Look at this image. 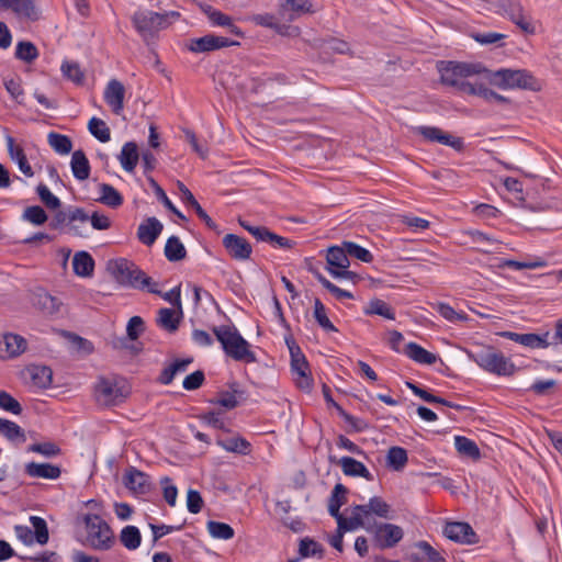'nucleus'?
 I'll return each mask as SVG.
<instances>
[{"mask_svg": "<svg viewBox=\"0 0 562 562\" xmlns=\"http://www.w3.org/2000/svg\"><path fill=\"white\" fill-rule=\"evenodd\" d=\"M212 331L228 358L245 363L258 361L255 352L250 350V344L241 336L235 325L214 326Z\"/></svg>", "mask_w": 562, "mask_h": 562, "instance_id": "nucleus-1", "label": "nucleus"}, {"mask_svg": "<svg viewBox=\"0 0 562 562\" xmlns=\"http://www.w3.org/2000/svg\"><path fill=\"white\" fill-rule=\"evenodd\" d=\"M467 355L481 369L498 376H512L517 370L515 363L493 346H480L467 350Z\"/></svg>", "mask_w": 562, "mask_h": 562, "instance_id": "nucleus-2", "label": "nucleus"}, {"mask_svg": "<svg viewBox=\"0 0 562 562\" xmlns=\"http://www.w3.org/2000/svg\"><path fill=\"white\" fill-rule=\"evenodd\" d=\"M437 70L443 85L454 87L463 92V86L470 83L465 78L488 72L481 63H467L457 60H439Z\"/></svg>", "mask_w": 562, "mask_h": 562, "instance_id": "nucleus-3", "label": "nucleus"}, {"mask_svg": "<svg viewBox=\"0 0 562 562\" xmlns=\"http://www.w3.org/2000/svg\"><path fill=\"white\" fill-rule=\"evenodd\" d=\"M81 520L86 529L85 544L93 550L108 551L116 542L112 527L99 514H85Z\"/></svg>", "mask_w": 562, "mask_h": 562, "instance_id": "nucleus-4", "label": "nucleus"}, {"mask_svg": "<svg viewBox=\"0 0 562 562\" xmlns=\"http://www.w3.org/2000/svg\"><path fill=\"white\" fill-rule=\"evenodd\" d=\"M132 24L144 42L156 38L160 30L168 26V14L150 10H137L131 18Z\"/></svg>", "mask_w": 562, "mask_h": 562, "instance_id": "nucleus-5", "label": "nucleus"}, {"mask_svg": "<svg viewBox=\"0 0 562 562\" xmlns=\"http://www.w3.org/2000/svg\"><path fill=\"white\" fill-rule=\"evenodd\" d=\"M112 272L120 284L134 289L148 290L153 283L150 277L133 261L125 258H120L114 261Z\"/></svg>", "mask_w": 562, "mask_h": 562, "instance_id": "nucleus-6", "label": "nucleus"}, {"mask_svg": "<svg viewBox=\"0 0 562 562\" xmlns=\"http://www.w3.org/2000/svg\"><path fill=\"white\" fill-rule=\"evenodd\" d=\"M487 74L490 82L501 89H533L535 78L526 69L502 68Z\"/></svg>", "mask_w": 562, "mask_h": 562, "instance_id": "nucleus-7", "label": "nucleus"}, {"mask_svg": "<svg viewBox=\"0 0 562 562\" xmlns=\"http://www.w3.org/2000/svg\"><path fill=\"white\" fill-rule=\"evenodd\" d=\"M367 530L372 535V546L379 550L396 547L404 537L403 528L391 522H379Z\"/></svg>", "mask_w": 562, "mask_h": 562, "instance_id": "nucleus-8", "label": "nucleus"}, {"mask_svg": "<svg viewBox=\"0 0 562 562\" xmlns=\"http://www.w3.org/2000/svg\"><path fill=\"white\" fill-rule=\"evenodd\" d=\"M291 357V370L300 378L297 386L305 391H311L313 386V378L310 372V364L300 346L292 338L285 339Z\"/></svg>", "mask_w": 562, "mask_h": 562, "instance_id": "nucleus-9", "label": "nucleus"}, {"mask_svg": "<svg viewBox=\"0 0 562 562\" xmlns=\"http://www.w3.org/2000/svg\"><path fill=\"white\" fill-rule=\"evenodd\" d=\"M30 522L32 528L23 525H16L14 527L18 539L27 546L32 544L34 541L42 546L46 544L49 539L46 520L38 516H31Z\"/></svg>", "mask_w": 562, "mask_h": 562, "instance_id": "nucleus-10", "label": "nucleus"}, {"mask_svg": "<svg viewBox=\"0 0 562 562\" xmlns=\"http://www.w3.org/2000/svg\"><path fill=\"white\" fill-rule=\"evenodd\" d=\"M239 45L240 43L237 41L209 33L202 37L190 38L186 44V47L191 53L202 54Z\"/></svg>", "mask_w": 562, "mask_h": 562, "instance_id": "nucleus-11", "label": "nucleus"}, {"mask_svg": "<svg viewBox=\"0 0 562 562\" xmlns=\"http://www.w3.org/2000/svg\"><path fill=\"white\" fill-rule=\"evenodd\" d=\"M312 7L310 0H279L278 16L289 24L304 14L312 13Z\"/></svg>", "mask_w": 562, "mask_h": 562, "instance_id": "nucleus-12", "label": "nucleus"}, {"mask_svg": "<svg viewBox=\"0 0 562 562\" xmlns=\"http://www.w3.org/2000/svg\"><path fill=\"white\" fill-rule=\"evenodd\" d=\"M503 338L509 339L517 344L531 349H544L553 346L554 342L550 341L551 334L546 331L543 334L526 333L520 334L516 331H502L499 334Z\"/></svg>", "mask_w": 562, "mask_h": 562, "instance_id": "nucleus-13", "label": "nucleus"}, {"mask_svg": "<svg viewBox=\"0 0 562 562\" xmlns=\"http://www.w3.org/2000/svg\"><path fill=\"white\" fill-rule=\"evenodd\" d=\"M95 394L98 401L106 406H116L126 397L123 387L104 378L97 384Z\"/></svg>", "mask_w": 562, "mask_h": 562, "instance_id": "nucleus-14", "label": "nucleus"}, {"mask_svg": "<svg viewBox=\"0 0 562 562\" xmlns=\"http://www.w3.org/2000/svg\"><path fill=\"white\" fill-rule=\"evenodd\" d=\"M443 535L459 543L475 544L479 542V537L470 524L464 521H450L443 528Z\"/></svg>", "mask_w": 562, "mask_h": 562, "instance_id": "nucleus-15", "label": "nucleus"}, {"mask_svg": "<svg viewBox=\"0 0 562 562\" xmlns=\"http://www.w3.org/2000/svg\"><path fill=\"white\" fill-rule=\"evenodd\" d=\"M222 244L232 259L245 261L250 259L252 254L251 245L248 240L236 234H226Z\"/></svg>", "mask_w": 562, "mask_h": 562, "instance_id": "nucleus-16", "label": "nucleus"}, {"mask_svg": "<svg viewBox=\"0 0 562 562\" xmlns=\"http://www.w3.org/2000/svg\"><path fill=\"white\" fill-rule=\"evenodd\" d=\"M32 304L46 315L57 314L63 305L61 301L47 292L44 288H35L31 295Z\"/></svg>", "mask_w": 562, "mask_h": 562, "instance_id": "nucleus-17", "label": "nucleus"}, {"mask_svg": "<svg viewBox=\"0 0 562 562\" xmlns=\"http://www.w3.org/2000/svg\"><path fill=\"white\" fill-rule=\"evenodd\" d=\"M417 133L422 135L426 140L450 146L454 149H460L463 145L461 138L453 137L452 135L445 133L441 128L436 126H418Z\"/></svg>", "mask_w": 562, "mask_h": 562, "instance_id": "nucleus-18", "label": "nucleus"}, {"mask_svg": "<svg viewBox=\"0 0 562 562\" xmlns=\"http://www.w3.org/2000/svg\"><path fill=\"white\" fill-rule=\"evenodd\" d=\"M124 97L125 88L123 83L116 79H111L104 89L103 98L113 113L120 114L123 111Z\"/></svg>", "mask_w": 562, "mask_h": 562, "instance_id": "nucleus-19", "label": "nucleus"}, {"mask_svg": "<svg viewBox=\"0 0 562 562\" xmlns=\"http://www.w3.org/2000/svg\"><path fill=\"white\" fill-rule=\"evenodd\" d=\"M162 229L164 226L158 218L154 216L147 217L137 228V238L142 244L151 246L157 240Z\"/></svg>", "mask_w": 562, "mask_h": 562, "instance_id": "nucleus-20", "label": "nucleus"}, {"mask_svg": "<svg viewBox=\"0 0 562 562\" xmlns=\"http://www.w3.org/2000/svg\"><path fill=\"white\" fill-rule=\"evenodd\" d=\"M505 16L517 25L522 32L527 34H535L536 29L530 22V18L525 14L524 8L520 2H512L505 9Z\"/></svg>", "mask_w": 562, "mask_h": 562, "instance_id": "nucleus-21", "label": "nucleus"}, {"mask_svg": "<svg viewBox=\"0 0 562 562\" xmlns=\"http://www.w3.org/2000/svg\"><path fill=\"white\" fill-rule=\"evenodd\" d=\"M72 220H79V223L86 224L90 222L91 226L95 231H106L111 228L112 221L109 216L98 211H93L91 214L88 213L83 207L77 210L72 215Z\"/></svg>", "mask_w": 562, "mask_h": 562, "instance_id": "nucleus-22", "label": "nucleus"}, {"mask_svg": "<svg viewBox=\"0 0 562 562\" xmlns=\"http://www.w3.org/2000/svg\"><path fill=\"white\" fill-rule=\"evenodd\" d=\"M124 484L138 494H145L150 490L149 475L133 467L125 472Z\"/></svg>", "mask_w": 562, "mask_h": 562, "instance_id": "nucleus-23", "label": "nucleus"}, {"mask_svg": "<svg viewBox=\"0 0 562 562\" xmlns=\"http://www.w3.org/2000/svg\"><path fill=\"white\" fill-rule=\"evenodd\" d=\"M27 341L18 334L8 333L0 338V352L5 351V358H15L23 353L26 349ZM4 358V356H2Z\"/></svg>", "mask_w": 562, "mask_h": 562, "instance_id": "nucleus-24", "label": "nucleus"}, {"mask_svg": "<svg viewBox=\"0 0 562 562\" xmlns=\"http://www.w3.org/2000/svg\"><path fill=\"white\" fill-rule=\"evenodd\" d=\"M256 25L270 29L277 34L285 36L290 34L291 26L272 13L254 14L250 18Z\"/></svg>", "mask_w": 562, "mask_h": 562, "instance_id": "nucleus-25", "label": "nucleus"}, {"mask_svg": "<svg viewBox=\"0 0 562 562\" xmlns=\"http://www.w3.org/2000/svg\"><path fill=\"white\" fill-rule=\"evenodd\" d=\"M192 362V357L175 359L169 366L161 370L157 382L162 385L171 384L176 375L186 372Z\"/></svg>", "mask_w": 562, "mask_h": 562, "instance_id": "nucleus-26", "label": "nucleus"}, {"mask_svg": "<svg viewBox=\"0 0 562 562\" xmlns=\"http://www.w3.org/2000/svg\"><path fill=\"white\" fill-rule=\"evenodd\" d=\"M8 153L12 161H14L24 176H34L31 165L25 156L23 148L15 143V139L8 135L5 137Z\"/></svg>", "mask_w": 562, "mask_h": 562, "instance_id": "nucleus-27", "label": "nucleus"}, {"mask_svg": "<svg viewBox=\"0 0 562 562\" xmlns=\"http://www.w3.org/2000/svg\"><path fill=\"white\" fill-rule=\"evenodd\" d=\"M24 472L30 477L57 480L61 474V469L55 464L36 463L32 461L25 464Z\"/></svg>", "mask_w": 562, "mask_h": 562, "instance_id": "nucleus-28", "label": "nucleus"}, {"mask_svg": "<svg viewBox=\"0 0 562 562\" xmlns=\"http://www.w3.org/2000/svg\"><path fill=\"white\" fill-rule=\"evenodd\" d=\"M183 312L178 310L177 312L172 308L162 307L158 311L156 318L157 325L168 333H175L178 330Z\"/></svg>", "mask_w": 562, "mask_h": 562, "instance_id": "nucleus-29", "label": "nucleus"}, {"mask_svg": "<svg viewBox=\"0 0 562 562\" xmlns=\"http://www.w3.org/2000/svg\"><path fill=\"white\" fill-rule=\"evenodd\" d=\"M326 261H327L326 269L328 271H329V269L341 270L344 268H349V266H350L349 256L346 251V246L344 245V241L339 246H330L327 249Z\"/></svg>", "mask_w": 562, "mask_h": 562, "instance_id": "nucleus-30", "label": "nucleus"}, {"mask_svg": "<svg viewBox=\"0 0 562 562\" xmlns=\"http://www.w3.org/2000/svg\"><path fill=\"white\" fill-rule=\"evenodd\" d=\"M216 443L224 450L240 456H248L251 452V443L239 435L225 439L218 438Z\"/></svg>", "mask_w": 562, "mask_h": 562, "instance_id": "nucleus-31", "label": "nucleus"}, {"mask_svg": "<svg viewBox=\"0 0 562 562\" xmlns=\"http://www.w3.org/2000/svg\"><path fill=\"white\" fill-rule=\"evenodd\" d=\"M338 463L340 464L344 474L347 476H360L367 481L373 480V475L370 473L367 467L362 462L351 457H342Z\"/></svg>", "mask_w": 562, "mask_h": 562, "instance_id": "nucleus-32", "label": "nucleus"}, {"mask_svg": "<svg viewBox=\"0 0 562 562\" xmlns=\"http://www.w3.org/2000/svg\"><path fill=\"white\" fill-rule=\"evenodd\" d=\"M72 269L79 277H91L94 271V259L88 251H78L72 258Z\"/></svg>", "mask_w": 562, "mask_h": 562, "instance_id": "nucleus-33", "label": "nucleus"}, {"mask_svg": "<svg viewBox=\"0 0 562 562\" xmlns=\"http://www.w3.org/2000/svg\"><path fill=\"white\" fill-rule=\"evenodd\" d=\"M119 160L124 171L128 173L133 172L139 160V151L136 143H125L121 149V154L119 155Z\"/></svg>", "mask_w": 562, "mask_h": 562, "instance_id": "nucleus-34", "label": "nucleus"}, {"mask_svg": "<svg viewBox=\"0 0 562 562\" xmlns=\"http://www.w3.org/2000/svg\"><path fill=\"white\" fill-rule=\"evenodd\" d=\"M27 372L34 385L41 389H47L53 382V371L47 366L31 364Z\"/></svg>", "mask_w": 562, "mask_h": 562, "instance_id": "nucleus-35", "label": "nucleus"}, {"mask_svg": "<svg viewBox=\"0 0 562 562\" xmlns=\"http://www.w3.org/2000/svg\"><path fill=\"white\" fill-rule=\"evenodd\" d=\"M404 353L417 363L422 364H434L437 360V356L429 352L420 345L411 341L405 346Z\"/></svg>", "mask_w": 562, "mask_h": 562, "instance_id": "nucleus-36", "label": "nucleus"}, {"mask_svg": "<svg viewBox=\"0 0 562 562\" xmlns=\"http://www.w3.org/2000/svg\"><path fill=\"white\" fill-rule=\"evenodd\" d=\"M349 490L341 483H337L328 498V513L331 517H337L340 514V507L347 502V494Z\"/></svg>", "mask_w": 562, "mask_h": 562, "instance_id": "nucleus-37", "label": "nucleus"}, {"mask_svg": "<svg viewBox=\"0 0 562 562\" xmlns=\"http://www.w3.org/2000/svg\"><path fill=\"white\" fill-rule=\"evenodd\" d=\"M209 21L213 26L227 27L231 34L239 38L245 37V32L234 23L233 18L220 10L212 11L211 19Z\"/></svg>", "mask_w": 562, "mask_h": 562, "instance_id": "nucleus-38", "label": "nucleus"}, {"mask_svg": "<svg viewBox=\"0 0 562 562\" xmlns=\"http://www.w3.org/2000/svg\"><path fill=\"white\" fill-rule=\"evenodd\" d=\"M36 0H13L12 10L18 16L24 18L31 21H36L40 18V11L35 5Z\"/></svg>", "mask_w": 562, "mask_h": 562, "instance_id": "nucleus-39", "label": "nucleus"}, {"mask_svg": "<svg viewBox=\"0 0 562 562\" xmlns=\"http://www.w3.org/2000/svg\"><path fill=\"white\" fill-rule=\"evenodd\" d=\"M454 446L460 456L470 458L474 461L481 458V451L476 442L464 436L454 437Z\"/></svg>", "mask_w": 562, "mask_h": 562, "instance_id": "nucleus-40", "label": "nucleus"}, {"mask_svg": "<svg viewBox=\"0 0 562 562\" xmlns=\"http://www.w3.org/2000/svg\"><path fill=\"white\" fill-rule=\"evenodd\" d=\"M364 315H379L386 319H395L394 308L381 299H372L363 310Z\"/></svg>", "mask_w": 562, "mask_h": 562, "instance_id": "nucleus-41", "label": "nucleus"}, {"mask_svg": "<svg viewBox=\"0 0 562 562\" xmlns=\"http://www.w3.org/2000/svg\"><path fill=\"white\" fill-rule=\"evenodd\" d=\"M147 182L149 188L154 191L157 200L162 203V205L170 212H172L177 217H179L182 221H187V217L183 215L182 212H180L175 204L170 201L168 195L166 194L165 190L161 188V186L155 180V178H147Z\"/></svg>", "mask_w": 562, "mask_h": 562, "instance_id": "nucleus-42", "label": "nucleus"}, {"mask_svg": "<svg viewBox=\"0 0 562 562\" xmlns=\"http://www.w3.org/2000/svg\"><path fill=\"white\" fill-rule=\"evenodd\" d=\"M165 256L170 262L183 260L187 257V249L179 237L170 236L165 245Z\"/></svg>", "mask_w": 562, "mask_h": 562, "instance_id": "nucleus-43", "label": "nucleus"}, {"mask_svg": "<svg viewBox=\"0 0 562 562\" xmlns=\"http://www.w3.org/2000/svg\"><path fill=\"white\" fill-rule=\"evenodd\" d=\"M120 541L127 550H136L142 543V533L136 526H125L120 532Z\"/></svg>", "mask_w": 562, "mask_h": 562, "instance_id": "nucleus-44", "label": "nucleus"}, {"mask_svg": "<svg viewBox=\"0 0 562 562\" xmlns=\"http://www.w3.org/2000/svg\"><path fill=\"white\" fill-rule=\"evenodd\" d=\"M324 551V547L313 538L304 537L299 542V558H323Z\"/></svg>", "mask_w": 562, "mask_h": 562, "instance_id": "nucleus-45", "label": "nucleus"}, {"mask_svg": "<svg viewBox=\"0 0 562 562\" xmlns=\"http://www.w3.org/2000/svg\"><path fill=\"white\" fill-rule=\"evenodd\" d=\"M417 549L418 552L413 554V559L418 562H446L445 558L426 541H419Z\"/></svg>", "mask_w": 562, "mask_h": 562, "instance_id": "nucleus-46", "label": "nucleus"}, {"mask_svg": "<svg viewBox=\"0 0 562 562\" xmlns=\"http://www.w3.org/2000/svg\"><path fill=\"white\" fill-rule=\"evenodd\" d=\"M408 461L407 451L402 447H391L386 454V464L394 471L404 469Z\"/></svg>", "mask_w": 562, "mask_h": 562, "instance_id": "nucleus-47", "label": "nucleus"}, {"mask_svg": "<svg viewBox=\"0 0 562 562\" xmlns=\"http://www.w3.org/2000/svg\"><path fill=\"white\" fill-rule=\"evenodd\" d=\"M49 146L59 155H67L72 149V142L69 136L50 132L47 136Z\"/></svg>", "mask_w": 562, "mask_h": 562, "instance_id": "nucleus-48", "label": "nucleus"}, {"mask_svg": "<svg viewBox=\"0 0 562 562\" xmlns=\"http://www.w3.org/2000/svg\"><path fill=\"white\" fill-rule=\"evenodd\" d=\"M308 271H311L316 278V280L337 300L353 299V294L351 292L338 288L336 284L330 282L326 277H324L319 271L314 270L313 268H310Z\"/></svg>", "mask_w": 562, "mask_h": 562, "instance_id": "nucleus-49", "label": "nucleus"}, {"mask_svg": "<svg viewBox=\"0 0 562 562\" xmlns=\"http://www.w3.org/2000/svg\"><path fill=\"white\" fill-rule=\"evenodd\" d=\"M0 434L10 441L19 439L24 442L26 439L23 428L9 419L0 418Z\"/></svg>", "mask_w": 562, "mask_h": 562, "instance_id": "nucleus-50", "label": "nucleus"}, {"mask_svg": "<svg viewBox=\"0 0 562 562\" xmlns=\"http://www.w3.org/2000/svg\"><path fill=\"white\" fill-rule=\"evenodd\" d=\"M101 196L99 201L104 205L116 209L123 204V196L112 186L102 183L100 184Z\"/></svg>", "mask_w": 562, "mask_h": 562, "instance_id": "nucleus-51", "label": "nucleus"}, {"mask_svg": "<svg viewBox=\"0 0 562 562\" xmlns=\"http://www.w3.org/2000/svg\"><path fill=\"white\" fill-rule=\"evenodd\" d=\"M157 286V282L153 281L151 285L148 288V292L161 296L165 301L169 302L172 306L177 307V310L181 312L182 304L180 285L175 286L166 293L159 291Z\"/></svg>", "mask_w": 562, "mask_h": 562, "instance_id": "nucleus-52", "label": "nucleus"}, {"mask_svg": "<svg viewBox=\"0 0 562 562\" xmlns=\"http://www.w3.org/2000/svg\"><path fill=\"white\" fill-rule=\"evenodd\" d=\"M88 130L93 137H95L101 143H106L111 139V131L106 123L93 116L88 123Z\"/></svg>", "mask_w": 562, "mask_h": 562, "instance_id": "nucleus-53", "label": "nucleus"}, {"mask_svg": "<svg viewBox=\"0 0 562 562\" xmlns=\"http://www.w3.org/2000/svg\"><path fill=\"white\" fill-rule=\"evenodd\" d=\"M70 166L72 176H90V164L83 150L72 153Z\"/></svg>", "mask_w": 562, "mask_h": 562, "instance_id": "nucleus-54", "label": "nucleus"}, {"mask_svg": "<svg viewBox=\"0 0 562 562\" xmlns=\"http://www.w3.org/2000/svg\"><path fill=\"white\" fill-rule=\"evenodd\" d=\"M313 315H314L316 323L325 331H335V333L338 331L337 327L328 318V316L326 314V307L319 299H315V301H314Z\"/></svg>", "mask_w": 562, "mask_h": 562, "instance_id": "nucleus-55", "label": "nucleus"}, {"mask_svg": "<svg viewBox=\"0 0 562 562\" xmlns=\"http://www.w3.org/2000/svg\"><path fill=\"white\" fill-rule=\"evenodd\" d=\"M206 527L211 537L215 539L229 540L235 536L233 527L226 522L210 520Z\"/></svg>", "mask_w": 562, "mask_h": 562, "instance_id": "nucleus-56", "label": "nucleus"}, {"mask_svg": "<svg viewBox=\"0 0 562 562\" xmlns=\"http://www.w3.org/2000/svg\"><path fill=\"white\" fill-rule=\"evenodd\" d=\"M38 55V49L32 42L21 41L16 44L15 57L18 59L31 64Z\"/></svg>", "mask_w": 562, "mask_h": 562, "instance_id": "nucleus-57", "label": "nucleus"}, {"mask_svg": "<svg viewBox=\"0 0 562 562\" xmlns=\"http://www.w3.org/2000/svg\"><path fill=\"white\" fill-rule=\"evenodd\" d=\"M344 245L346 246V251L349 257H353L366 263L373 261V255L362 246L348 240H344Z\"/></svg>", "mask_w": 562, "mask_h": 562, "instance_id": "nucleus-58", "label": "nucleus"}, {"mask_svg": "<svg viewBox=\"0 0 562 562\" xmlns=\"http://www.w3.org/2000/svg\"><path fill=\"white\" fill-rule=\"evenodd\" d=\"M0 409L13 415H21L23 407L20 402L7 391H0Z\"/></svg>", "mask_w": 562, "mask_h": 562, "instance_id": "nucleus-59", "label": "nucleus"}, {"mask_svg": "<svg viewBox=\"0 0 562 562\" xmlns=\"http://www.w3.org/2000/svg\"><path fill=\"white\" fill-rule=\"evenodd\" d=\"M237 394L240 395V394H243V392L238 391V390H234L233 392L222 391V392H220L218 398H212L209 402L211 404L221 405L226 409H234L239 404V402L237 401V397H236Z\"/></svg>", "mask_w": 562, "mask_h": 562, "instance_id": "nucleus-60", "label": "nucleus"}, {"mask_svg": "<svg viewBox=\"0 0 562 562\" xmlns=\"http://www.w3.org/2000/svg\"><path fill=\"white\" fill-rule=\"evenodd\" d=\"M60 70L67 79L77 85L82 83L85 76L78 63L66 60L61 64Z\"/></svg>", "mask_w": 562, "mask_h": 562, "instance_id": "nucleus-61", "label": "nucleus"}, {"mask_svg": "<svg viewBox=\"0 0 562 562\" xmlns=\"http://www.w3.org/2000/svg\"><path fill=\"white\" fill-rule=\"evenodd\" d=\"M27 450L40 453L46 458H53L61 453V449L52 441L33 443L29 446Z\"/></svg>", "mask_w": 562, "mask_h": 562, "instance_id": "nucleus-62", "label": "nucleus"}, {"mask_svg": "<svg viewBox=\"0 0 562 562\" xmlns=\"http://www.w3.org/2000/svg\"><path fill=\"white\" fill-rule=\"evenodd\" d=\"M23 218L34 225H43L48 216L42 206L33 205L24 210Z\"/></svg>", "mask_w": 562, "mask_h": 562, "instance_id": "nucleus-63", "label": "nucleus"}, {"mask_svg": "<svg viewBox=\"0 0 562 562\" xmlns=\"http://www.w3.org/2000/svg\"><path fill=\"white\" fill-rule=\"evenodd\" d=\"M36 192L38 194L40 200L46 207L50 210H56L60 206V200L56 195H54L47 188V186H45L44 183H40L36 187Z\"/></svg>", "mask_w": 562, "mask_h": 562, "instance_id": "nucleus-64", "label": "nucleus"}]
</instances>
